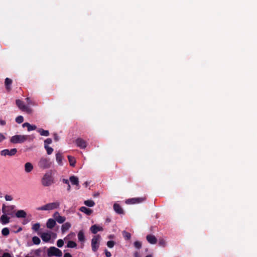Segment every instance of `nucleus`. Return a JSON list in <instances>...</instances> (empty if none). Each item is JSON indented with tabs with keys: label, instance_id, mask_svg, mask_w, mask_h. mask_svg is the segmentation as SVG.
<instances>
[{
	"label": "nucleus",
	"instance_id": "obj_1",
	"mask_svg": "<svg viewBox=\"0 0 257 257\" xmlns=\"http://www.w3.org/2000/svg\"><path fill=\"white\" fill-rule=\"evenodd\" d=\"M41 183L45 187L50 186L54 183V178L52 176L51 172H47L45 174L42 179Z\"/></svg>",
	"mask_w": 257,
	"mask_h": 257
},
{
	"label": "nucleus",
	"instance_id": "obj_2",
	"mask_svg": "<svg viewBox=\"0 0 257 257\" xmlns=\"http://www.w3.org/2000/svg\"><path fill=\"white\" fill-rule=\"evenodd\" d=\"M30 138L29 135H17L11 137L10 142L13 144L23 143Z\"/></svg>",
	"mask_w": 257,
	"mask_h": 257
},
{
	"label": "nucleus",
	"instance_id": "obj_3",
	"mask_svg": "<svg viewBox=\"0 0 257 257\" xmlns=\"http://www.w3.org/2000/svg\"><path fill=\"white\" fill-rule=\"evenodd\" d=\"M47 254L48 257H61L62 256L63 253L60 249L55 246H51L48 248Z\"/></svg>",
	"mask_w": 257,
	"mask_h": 257
},
{
	"label": "nucleus",
	"instance_id": "obj_4",
	"mask_svg": "<svg viewBox=\"0 0 257 257\" xmlns=\"http://www.w3.org/2000/svg\"><path fill=\"white\" fill-rule=\"evenodd\" d=\"M52 162L49 158L42 157L38 162V166L43 169H48L51 167Z\"/></svg>",
	"mask_w": 257,
	"mask_h": 257
},
{
	"label": "nucleus",
	"instance_id": "obj_5",
	"mask_svg": "<svg viewBox=\"0 0 257 257\" xmlns=\"http://www.w3.org/2000/svg\"><path fill=\"white\" fill-rule=\"evenodd\" d=\"M60 203L58 202L46 204L37 208V210H51L59 207Z\"/></svg>",
	"mask_w": 257,
	"mask_h": 257
},
{
	"label": "nucleus",
	"instance_id": "obj_6",
	"mask_svg": "<svg viewBox=\"0 0 257 257\" xmlns=\"http://www.w3.org/2000/svg\"><path fill=\"white\" fill-rule=\"evenodd\" d=\"M100 238V235H95L92 238L91 240V247L93 252H96L98 250L99 247Z\"/></svg>",
	"mask_w": 257,
	"mask_h": 257
},
{
	"label": "nucleus",
	"instance_id": "obj_7",
	"mask_svg": "<svg viewBox=\"0 0 257 257\" xmlns=\"http://www.w3.org/2000/svg\"><path fill=\"white\" fill-rule=\"evenodd\" d=\"M16 103L18 107L22 111H26L27 113H30L32 112V109L26 105L24 102L20 99H17Z\"/></svg>",
	"mask_w": 257,
	"mask_h": 257
},
{
	"label": "nucleus",
	"instance_id": "obj_8",
	"mask_svg": "<svg viewBox=\"0 0 257 257\" xmlns=\"http://www.w3.org/2000/svg\"><path fill=\"white\" fill-rule=\"evenodd\" d=\"M17 152V149H12L10 150L9 149H5L1 151V155L3 156H14Z\"/></svg>",
	"mask_w": 257,
	"mask_h": 257
},
{
	"label": "nucleus",
	"instance_id": "obj_9",
	"mask_svg": "<svg viewBox=\"0 0 257 257\" xmlns=\"http://www.w3.org/2000/svg\"><path fill=\"white\" fill-rule=\"evenodd\" d=\"M146 200L145 197H138V198H133L128 199L125 201V203L127 204H136L139 203L143 202Z\"/></svg>",
	"mask_w": 257,
	"mask_h": 257
},
{
	"label": "nucleus",
	"instance_id": "obj_10",
	"mask_svg": "<svg viewBox=\"0 0 257 257\" xmlns=\"http://www.w3.org/2000/svg\"><path fill=\"white\" fill-rule=\"evenodd\" d=\"M75 144L80 149H85L87 145V142L81 138H77L75 140Z\"/></svg>",
	"mask_w": 257,
	"mask_h": 257
},
{
	"label": "nucleus",
	"instance_id": "obj_11",
	"mask_svg": "<svg viewBox=\"0 0 257 257\" xmlns=\"http://www.w3.org/2000/svg\"><path fill=\"white\" fill-rule=\"evenodd\" d=\"M55 220L56 222L57 221L59 223H63L66 220V217L65 216H62L60 215V213L58 212H55L53 215Z\"/></svg>",
	"mask_w": 257,
	"mask_h": 257
},
{
	"label": "nucleus",
	"instance_id": "obj_12",
	"mask_svg": "<svg viewBox=\"0 0 257 257\" xmlns=\"http://www.w3.org/2000/svg\"><path fill=\"white\" fill-rule=\"evenodd\" d=\"M113 209L116 213L119 214H124V211L120 205L117 203H114L113 204Z\"/></svg>",
	"mask_w": 257,
	"mask_h": 257
},
{
	"label": "nucleus",
	"instance_id": "obj_13",
	"mask_svg": "<svg viewBox=\"0 0 257 257\" xmlns=\"http://www.w3.org/2000/svg\"><path fill=\"white\" fill-rule=\"evenodd\" d=\"M15 207V206L14 205H11V206H6V205L5 204H3V207H2V212L4 213V214H7L8 213V214H10V213H9V211H11V210H12Z\"/></svg>",
	"mask_w": 257,
	"mask_h": 257
},
{
	"label": "nucleus",
	"instance_id": "obj_14",
	"mask_svg": "<svg viewBox=\"0 0 257 257\" xmlns=\"http://www.w3.org/2000/svg\"><path fill=\"white\" fill-rule=\"evenodd\" d=\"M42 239L45 242H48L51 238V235L50 233L47 232H43L41 234Z\"/></svg>",
	"mask_w": 257,
	"mask_h": 257
},
{
	"label": "nucleus",
	"instance_id": "obj_15",
	"mask_svg": "<svg viewBox=\"0 0 257 257\" xmlns=\"http://www.w3.org/2000/svg\"><path fill=\"white\" fill-rule=\"evenodd\" d=\"M90 230L92 233L93 234H96L99 231H103V228L102 227L98 226L97 225L94 224L91 226Z\"/></svg>",
	"mask_w": 257,
	"mask_h": 257
},
{
	"label": "nucleus",
	"instance_id": "obj_16",
	"mask_svg": "<svg viewBox=\"0 0 257 257\" xmlns=\"http://www.w3.org/2000/svg\"><path fill=\"white\" fill-rule=\"evenodd\" d=\"M56 222L55 219L50 218L47 220L46 226L48 228L52 229L56 225Z\"/></svg>",
	"mask_w": 257,
	"mask_h": 257
},
{
	"label": "nucleus",
	"instance_id": "obj_17",
	"mask_svg": "<svg viewBox=\"0 0 257 257\" xmlns=\"http://www.w3.org/2000/svg\"><path fill=\"white\" fill-rule=\"evenodd\" d=\"M147 241L151 244H155L157 243V239L154 235L149 234L146 236Z\"/></svg>",
	"mask_w": 257,
	"mask_h": 257
},
{
	"label": "nucleus",
	"instance_id": "obj_18",
	"mask_svg": "<svg viewBox=\"0 0 257 257\" xmlns=\"http://www.w3.org/2000/svg\"><path fill=\"white\" fill-rule=\"evenodd\" d=\"M10 218L8 217L6 214H3L1 218L0 221L3 224H6L10 222Z\"/></svg>",
	"mask_w": 257,
	"mask_h": 257
},
{
	"label": "nucleus",
	"instance_id": "obj_19",
	"mask_svg": "<svg viewBox=\"0 0 257 257\" xmlns=\"http://www.w3.org/2000/svg\"><path fill=\"white\" fill-rule=\"evenodd\" d=\"M12 80L9 78H6L5 81V84L6 86V88L7 90L9 91L11 90V85L12 84Z\"/></svg>",
	"mask_w": 257,
	"mask_h": 257
},
{
	"label": "nucleus",
	"instance_id": "obj_20",
	"mask_svg": "<svg viewBox=\"0 0 257 257\" xmlns=\"http://www.w3.org/2000/svg\"><path fill=\"white\" fill-rule=\"evenodd\" d=\"M56 159L59 165H63L62 160L63 159V156H62V153L60 152L57 153L56 154Z\"/></svg>",
	"mask_w": 257,
	"mask_h": 257
},
{
	"label": "nucleus",
	"instance_id": "obj_21",
	"mask_svg": "<svg viewBox=\"0 0 257 257\" xmlns=\"http://www.w3.org/2000/svg\"><path fill=\"white\" fill-rule=\"evenodd\" d=\"M16 216L17 218H25L27 216V213L23 210H19L16 213Z\"/></svg>",
	"mask_w": 257,
	"mask_h": 257
},
{
	"label": "nucleus",
	"instance_id": "obj_22",
	"mask_svg": "<svg viewBox=\"0 0 257 257\" xmlns=\"http://www.w3.org/2000/svg\"><path fill=\"white\" fill-rule=\"evenodd\" d=\"M71 224L69 222L64 223L61 226V231L62 233L65 232L71 227Z\"/></svg>",
	"mask_w": 257,
	"mask_h": 257
},
{
	"label": "nucleus",
	"instance_id": "obj_23",
	"mask_svg": "<svg viewBox=\"0 0 257 257\" xmlns=\"http://www.w3.org/2000/svg\"><path fill=\"white\" fill-rule=\"evenodd\" d=\"M81 212L85 213L87 215H90L92 213V210L85 206H82L79 209Z\"/></svg>",
	"mask_w": 257,
	"mask_h": 257
},
{
	"label": "nucleus",
	"instance_id": "obj_24",
	"mask_svg": "<svg viewBox=\"0 0 257 257\" xmlns=\"http://www.w3.org/2000/svg\"><path fill=\"white\" fill-rule=\"evenodd\" d=\"M77 236L78 239L79 241L81 242H84L85 241L84 233L82 230H80L79 231Z\"/></svg>",
	"mask_w": 257,
	"mask_h": 257
},
{
	"label": "nucleus",
	"instance_id": "obj_25",
	"mask_svg": "<svg viewBox=\"0 0 257 257\" xmlns=\"http://www.w3.org/2000/svg\"><path fill=\"white\" fill-rule=\"evenodd\" d=\"M33 166L31 163H26L25 165V170L26 172L29 173L32 171Z\"/></svg>",
	"mask_w": 257,
	"mask_h": 257
},
{
	"label": "nucleus",
	"instance_id": "obj_26",
	"mask_svg": "<svg viewBox=\"0 0 257 257\" xmlns=\"http://www.w3.org/2000/svg\"><path fill=\"white\" fill-rule=\"evenodd\" d=\"M69 180L73 185H78L79 184L78 178L76 176H71L69 178Z\"/></svg>",
	"mask_w": 257,
	"mask_h": 257
},
{
	"label": "nucleus",
	"instance_id": "obj_27",
	"mask_svg": "<svg viewBox=\"0 0 257 257\" xmlns=\"http://www.w3.org/2000/svg\"><path fill=\"white\" fill-rule=\"evenodd\" d=\"M37 132L40 134L41 136L47 137L49 136V132L47 130H44L43 128H39Z\"/></svg>",
	"mask_w": 257,
	"mask_h": 257
},
{
	"label": "nucleus",
	"instance_id": "obj_28",
	"mask_svg": "<svg viewBox=\"0 0 257 257\" xmlns=\"http://www.w3.org/2000/svg\"><path fill=\"white\" fill-rule=\"evenodd\" d=\"M68 161L70 164V165L73 167H74L76 163V159L74 157L71 156H68Z\"/></svg>",
	"mask_w": 257,
	"mask_h": 257
},
{
	"label": "nucleus",
	"instance_id": "obj_29",
	"mask_svg": "<svg viewBox=\"0 0 257 257\" xmlns=\"http://www.w3.org/2000/svg\"><path fill=\"white\" fill-rule=\"evenodd\" d=\"M84 204L88 207H93L95 205L94 202L92 200H86L84 202Z\"/></svg>",
	"mask_w": 257,
	"mask_h": 257
},
{
	"label": "nucleus",
	"instance_id": "obj_30",
	"mask_svg": "<svg viewBox=\"0 0 257 257\" xmlns=\"http://www.w3.org/2000/svg\"><path fill=\"white\" fill-rule=\"evenodd\" d=\"M77 246V243L72 240H70L68 242L67 247L69 248H74Z\"/></svg>",
	"mask_w": 257,
	"mask_h": 257
},
{
	"label": "nucleus",
	"instance_id": "obj_31",
	"mask_svg": "<svg viewBox=\"0 0 257 257\" xmlns=\"http://www.w3.org/2000/svg\"><path fill=\"white\" fill-rule=\"evenodd\" d=\"M122 235L125 240H129L131 237V233L126 231H122Z\"/></svg>",
	"mask_w": 257,
	"mask_h": 257
},
{
	"label": "nucleus",
	"instance_id": "obj_32",
	"mask_svg": "<svg viewBox=\"0 0 257 257\" xmlns=\"http://www.w3.org/2000/svg\"><path fill=\"white\" fill-rule=\"evenodd\" d=\"M32 241H33L34 244H36V245H38V244H39L40 243L41 240H40V239L38 237H37V236H34L32 238Z\"/></svg>",
	"mask_w": 257,
	"mask_h": 257
},
{
	"label": "nucleus",
	"instance_id": "obj_33",
	"mask_svg": "<svg viewBox=\"0 0 257 257\" xmlns=\"http://www.w3.org/2000/svg\"><path fill=\"white\" fill-rule=\"evenodd\" d=\"M2 234L4 236H8L10 234L9 229L7 227L4 228L2 230Z\"/></svg>",
	"mask_w": 257,
	"mask_h": 257
},
{
	"label": "nucleus",
	"instance_id": "obj_34",
	"mask_svg": "<svg viewBox=\"0 0 257 257\" xmlns=\"http://www.w3.org/2000/svg\"><path fill=\"white\" fill-rule=\"evenodd\" d=\"M40 227V224L39 223H37L34 224L32 226V229L35 231H37L39 230Z\"/></svg>",
	"mask_w": 257,
	"mask_h": 257
},
{
	"label": "nucleus",
	"instance_id": "obj_35",
	"mask_svg": "<svg viewBox=\"0 0 257 257\" xmlns=\"http://www.w3.org/2000/svg\"><path fill=\"white\" fill-rule=\"evenodd\" d=\"M44 148L46 150L47 153L48 155H51L52 153V152L53 151V149L52 148L49 147V146H44Z\"/></svg>",
	"mask_w": 257,
	"mask_h": 257
},
{
	"label": "nucleus",
	"instance_id": "obj_36",
	"mask_svg": "<svg viewBox=\"0 0 257 257\" xmlns=\"http://www.w3.org/2000/svg\"><path fill=\"white\" fill-rule=\"evenodd\" d=\"M23 121H24V118L22 115H19L18 117H17L16 118V121L18 123H21L23 122Z\"/></svg>",
	"mask_w": 257,
	"mask_h": 257
},
{
	"label": "nucleus",
	"instance_id": "obj_37",
	"mask_svg": "<svg viewBox=\"0 0 257 257\" xmlns=\"http://www.w3.org/2000/svg\"><path fill=\"white\" fill-rule=\"evenodd\" d=\"M134 246L137 249H140L142 247V243L140 241H136L134 242Z\"/></svg>",
	"mask_w": 257,
	"mask_h": 257
},
{
	"label": "nucleus",
	"instance_id": "obj_38",
	"mask_svg": "<svg viewBox=\"0 0 257 257\" xmlns=\"http://www.w3.org/2000/svg\"><path fill=\"white\" fill-rule=\"evenodd\" d=\"M115 242L113 240H109L107 242V246L109 248H112L114 246Z\"/></svg>",
	"mask_w": 257,
	"mask_h": 257
},
{
	"label": "nucleus",
	"instance_id": "obj_39",
	"mask_svg": "<svg viewBox=\"0 0 257 257\" xmlns=\"http://www.w3.org/2000/svg\"><path fill=\"white\" fill-rule=\"evenodd\" d=\"M64 245V241L62 239H58L57 241V245L58 247H61Z\"/></svg>",
	"mask_w": 257,
	"mask_h": 257
},
{
	"label": "nucleus",
	"instance_id": "obj_40",
	"mask_svg": "<svg viewBox=\"0 0 257 257\" xmlns=\"http://www.w3.org/2000/svg\"><path fill=\"white\" fill-rule=\"evenodd\" d=\"M52 142V140L51 138H47L44 141V146H48V145L51 144Z\"/></svg>",
	"mask_w": 257,
	"mask_h": 257
},
{
	"label": "nucleus",
	"instance_id": "obj_41",
	"mask_svg": "<svg viewBox=\"0 0 257 257\" xmlns=\"http://www.w3.org/2000/svg\"><path fill=\"white\" fill-rule=\"evenodd\" d=\"M36 128H37V126L36 125H31L30 124V125L29 126V128H28V131H31L35 130H36Z\"/></svg>",
	"mask_w": 257,
	"mask_h": 257
},
{
	"label": "nucleus",
	"instance_id": "obj_42",
	"mask_svg": "<svg viewBox=\"0 0 257 257\" xmlns=\"http://www.w3.org/2000/svg\"><path fill=\"white\" fill-rule=\"evenodd\" d=\"M26 100L27 101L28 104L32 105H34V102L31 99L30 97H27L26 98Z\"/></svg>",
	"mask_w": 257,
	"mask_h": 257
},
{
	"label": "nucleus",
	"instance_id": "obj_43",
	"mask_svg": "<svg viewBox=\"0 0 257 257\" xmlns=\"http://www.w3.org/2000/svg\"><path fill=\"white\" fill-rule=\"evenodd\" d=\"M159 244L160 245L164 247L165 246L166 242L163 239H160L159 241Z\"/></svg>",
	"mask_w": 257,
	"mask_h": 257
},
{
	"label": "nucleus",
	"instance_id": "obj_44",
	"mask_svg": "<svg viewBox=\"0 0 257 257\" xmlns=\"http://www.w3.org/2000/svg\"><path fill=\"white\" fill-rule=\"evenodd\" d=\"M42 250L40 248H39V249H37L36 250H35L34 251V254L36 255V256H40V254H41V252Z\"/></svg>",
	"mask_w": 257,
	"mask_h": 257
},
{
	"label": "nucleus",
	"instance_id": "obj_45",
	"mask_svg": "<svg viewBox=\"0 0 257 257\" xmlns=\"http://www.w3.org/2000/svg\"><path fill=\"white\" fill-rule=\"evenodd\" d=\"M5 197L7 201H12L13 199V197L11 195H6Z\"/></svg>",
	"mask_w": 257,
	"mask_h": 257
},
{
	"label": "nucleus",
	"instance_id": "obj_46",
	"mask_svg": "<svg viewBox=\"0 0 257 257\" xmlns=\"http://www.w3.org/2000/svg\"><path fill=\"white\" fill-rule=\"evenodd\" d=\"M2 257H13L9 252H5L3 253Z\"/></svg>",
	"mask_w": 257,
	"mask_h": 257
},
{
	"label": "nucleus",
	"instance_id": "obj_47",
	"mask_svg": "<svg viewBox=\"0 0 257 257\" xmlns=\"http://www.w3.org/2000/svg\"><path fill=\"white\" fill-rule=\"evenodd\" d=\"M5 139L6 137L3 134L0 133V143L5 140Z\"/></svg>",
	"mask_w": 257,
	"mask_h": 257
},
{
	"label": "nucleus",
	"instance_id": "obj_48",
	"mask_svg": "<svg viewBox=\"0 0 257 257\" xmlns=\"http://www.w3.org/2000/svg\"><path fill=\"white\" fill-rule=\"evenodd\" d=\"M105 253L106 257H110L111 256L110 252L108 251L107 249L105 250Z\"/></svg>",
	"mask_w": 257,
	"mask_h": 257
},
{
	"label": "nucleus",
	"instance_id": "obj_49",
	"mask_svg": "<svg viewBox=\"0 0 257 257\" xmlns=\"http://www.w3.org/2000/svg\"><path fill=\"white\" fill-rule=\"evenodd\" d=\"M54 138L55 141H58L59 140V137L56 134H55L54 135Z\"/></svg>",
	"mask_w": 257,
	"mask_h": 257
},
{
	"label": "nucleus",
	"instance_id": "obj_50",
	"mask_svg": "<svg viewBox=\"0 0 257 257\" xmlns=\"http://www.w3.org/2000/svg\"><path fill=\"white\" fill-rule=\"evenodd\" d=\"M6 124V122L5 120L0 119V124L1 125H5Z\"/></svg>",
	"mask_w": 257,
	"mask_h": 257
},
{
	"label": "nucleus",
	"instance_id": "obj_51",
	"mask_svg": "<svg viewBox=\"0 0 257 257\" xmlns=\"http://www.w3.org/2000/svg\"><path fill=\"white\" fill-rule=\"evenodd\" d=\"M30 125V123H28V122H25L23 124V127H27V128H29V126Z\"/></svg>",
	"mask_w": 257,
	"mask_h": 257
},
{
	"label": "nucleus",
	"instance_id": "obj_52",
	"mask_svg": "<svg viewBox=\"0 0 257 257\" xmlns=\"http://www.w3.org/2000/svg\"><path fill=\"white\" fill-rule=\"evenodd\" d=\"M64 257H72V256L70 253L66 252L64 254Z\"/></svg>",
	"mask_w": 257,
	"mask_h": 257
},
{
	"label": "nucleus",
	"instance_id": "obj_53",
	"mask_svg": "<svg viewBox=\"0 0 257 257\" xmlns=\"http://www.w3.org/2000/svg\"><path fill=\"white\" fill-rule=\"evenodd\" d=\"M62 182H63L64 183L66 184H69V182L68 180L66 179H63V180H62Z\"/></svg>",
	"mask_w": 257,
	"mask_h": 257
},
{
	"label": "nucleus",
	"instance_id": "obj_54",
	"mask_svg": "<svg viewBox=\"0 0 257 257\" xmlns=\"http://www.w3.org/2000/svg\"><path fill=\"white\" fill-rule=\"evenodd\" d=\"M134 257H140L139 253L138 252H137V251H136L134 253Z\"/></svg>",
	"mask_w": 257,
	"mask_h": 257
},
{
	"label": "nucleus",
	"instance_id": "obj_55",
	"mask_svg": "<svg viewBox=\"0 0 257 257\" xmlns=\"http://www.w3.org/2000/svg\"><path fill=\"white\" fill-rule=\"evenodd\" d=\"M67 185H68V186H67V191H69L70 190V189H71V186H70V184H68Z\"/></svg>",
	"mask_w": 257,
	"mask_h": 257
},
{
	"label": "nucleus",
	"instance_id": "obj_56",
	"mask_svg": "<svg viewBox=\"0 0 257 257\" xmlns=\"http://www.w3.org/2000/svg\"><path fill=\"white\" fill-rule=\"evenodd\" d=\"M146 257H152V255L151 254L147 255Z\"/></svg>",
	"mask_w": 257,
	"mask_h": 257
},
{
	"label": "nucleus",
	"instance_id": "obj_57",
	"mask_svg": "<svg viewBox=\"0 0 257 257\" xmlns=\"http://www.w3.org/2000/svg\"><path fill=\"white\" fill-rule=\"evenodd\" d=\"M106 221H108V222H110V219H107Z\"/></svg>",
	"mask_w": 257,
	"mask_h": 257
},
{
	"label": "nucleus",
	"instance_id": "obj_58",
	"mask_svg": "<svg viewBox=\"0 0 257 257\" xmlns=\"http://www.w3.org/2000/svg\"><path fill=\"white\" fill-rule=\"evenodd\" d=\"M85 186L87 187V182H85Z\"/></svg>",
	"mask_w": 257,
	"mask_h": 257
},
{
	"label": "nucleus",
	"instance_id": "obj_59",
	"mask_svg": "<svg viewBox=\"0 0 257 257\" xmlns=\"http://www.w3.org/2000/svg\"><path fill=\"white\" fill-rule=\"evenodd\" d=\"M22 230V228H20L18 230V231H20V230Z\"/></svg>",
	"mask_w": 257,
	"mask_h": 257
}]
</instances>
